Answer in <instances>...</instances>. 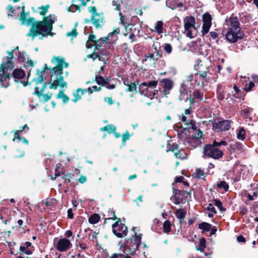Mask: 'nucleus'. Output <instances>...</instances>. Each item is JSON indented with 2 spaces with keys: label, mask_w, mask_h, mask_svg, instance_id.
Listing matches in <instances>:
<instances>
[{
  "label": "nucleus",
  "mask_w": 258,
  "mask_h": 258,
  "mask_svg": "<svg viewBox=\"0 0 258 258\" xmlns=\"http://www.w3.org/2000/svg\"><path fill=\"white\" fill-rule=\"evenodd\" d=\"M130 138V135L128 132H126L122 135V140L123 142H125L126 140H129Z\"/></svg>",
  "instance_id": "nucleus-59"
},
{
  "label": "nucleus",
  "mask_w": 258,
  "mask_h": 258,
  "mask_svg": "<svg viewBox=\"0 0 258 258\" xmlns=\"http://www.w3.org/2000/svg\"><path fill=\"white\" fill-rule=\"evenodd\" d=\"M49 8V5H46L45 6H42L39 8V9L41 10V11H40V14L42 16H44L45 15H46V14L48 12V9Z\"/></svg>",
  "instance_id": "nucleus-49"
},
{
  "label": "nucleus",
  "mask_w": 258,
  "mask_h": 258,
  "mask_svg": "<svg viewBox=\"0 0 258 258\" xmlns=\"http://www.w3.org/2000/svg\"><path fill=\"white\" fill-rule=\"evenodd\" d=\"M87 92V90L84 89H78L76 92L74 94V98L72 99V101L74 102H76L81 98L82 95H84Z\"/></svg>",
  "instance_id": "nucleus-25"
},
{
  "label": "nucleus",
  "mask_w": 258,
  "mask_h": 258,
  "mask_svg": "<svg viewBox=\"0 0 258 258\" xmlns=\"http://www.w3.org/2000/svg\"><path fill=\"white\" fill-rule=\"evenodd\" d=\"M211 227V225L206 222H202L199 224V228L205 231H210Z\"/></svg>",
  "instance_id": "nucleus-34"
},
{
  "label": "nucleus",
  "mask_w": 258,
  "mask_h": 258,
  "mask_svg": "<svg viewBox=\"0 0 258 258\" xmlns=\"http://www.w3.org/2000/svg\"><path fill=\"white\" fill-rule=\"evenodd\" d=\"M194 98L196 99L202 100L203 99L204 94L199 90H196L193 92L192 93Z\"/></svg>",
  "instance_id": "nucleus-41"
},
{
  "label": "nucleus",
  "mask_w": 258,
  "mask_h": 258,
  "mask_svg": "<svg viewBox=\"0 0 258 258\" xmlns=\"http://www.w3.org/2000/svg\"><path fill=\"white\" fill-rule=\"evenodd\" d=\"M185 124L188 125L187 128H191L193 130H197L198 128V124L194 120H190L189 122L185 123Z\"/></svg>",
  "instance_id": "nucleus-37"
},
{
  "label": "nucleus",
  "mask_w": 258,
  "mask_h": 258,
  "mask_svg": "<svg viewBox=\"0 0 258 258\" xmlns=\"http://www.w3.org/2000/svg\"><path fill=\"white\" fill-rule=\"evenodd\" d=\"M186 211L182 209L177 210L175 213L176 218L179 219L180 222L182 221L184 219Z\"/></svg>",
  "instance_id": "nucleus-28"
},
{
  "label": "nucleus",
  "mask_w": 258,
  "mask_h": 258,
  "mask_svg": "<svg viewBox=\"0 0 258 258\" xmlns=\"http://www.w3.org/2000/svg\"><path fill=\"white\" fill-rule=\"evenodd\" d=\"M242 144L239 142H236L230 144L229 151L231 154L238 153L242 149Z\"/></svg>",
  "instance_id": "nucleus-19"
},
{
  "label": "nucleus",
  "mask_w": 258,
  "mask_h": 258,
  "mask_svg": "<svg viewBox=\"0 0 258 258\" xmlns=\"http://www.w3.org/2000/svg\"><path fill=\"white\" fill-rule=\"evenodd\" d=\"M107 80L108 79L107 78L105 79L104 78L101 76H96L95 77V81L97 84L104 87L105 86V85H106V82Z\"/></svg>",
  "instance_id": "nucleus-31"
},
{
  "label": "nucleus",
  "mask_w": 258,
  "mask_h": 258,
  "mask_svg": "<svg viewBox=\"0 0 258 258\" xmlns=\"http://www.w3.org/2000/svg\"><path fill=\"white\" fill-rule=\"evenodd\" d=\"M56 21V18L53 15H49L44 18L42 21H38L34 24L31 27L27 36L34 39L38 34L42 35L39 39H42L43 37L48 35L53 36L54 33L51 32L52 25Z\"/></svg>",
  "instance_id": "nucleus-2"
},
{
  "label": "nucleus",
  "mask_w": 258,
  "mask_h": 258,
  "mask_svg": "<svg viewBox=\"0 0 258 258\" xmlns=\"http://www.w3.org/2000/svg\"><path fill=\"white\" fill-rule=\"evenodd\" d=\"M52 61L56 64V66L50 70L51 83L49 88L56 89L58 86L67 88V84L64 81L62 75L63 68L68 67V63L65 62L64 58L62 57H54Z\"/></svg>",
  "instance_id": "nucleus-3"
},
{
  "label": "nucleus",
  "mask_w": 258,
  "mask_h": 258,
  "mask_svg": "<svg viewBox=\"0 0 258 258\" xmlns=\"http://www.w3.org/2000/svg\"><path fill=\"white\" fill-rule=\"evenodd\" d=\"M78 35V32L76 28H74L71 32H68L67 34V37H72V39L73 38H75L77 37Z\"/></svg>",
  "instance_id": "nucleus-51"
},
{
  "label": "nucleus",
  "mask_w": 258,
  "mask_h": 258,
  "mask_svg": "<svg viewBox=\"0 0 258 258\" xmlns=\"http://www.w3.org/2000/svg\"><path fill=\"white\" fill-rule=\"evenodd\" d=\"M206 210L210 212V213L208 214V216L210 218L213 217L214 215L217 213L216 210L214 207L213 205L211 203L208 204L207 207L206 208Z\"/></svg>",
  "instance_id": "nucleus-30"
},
{
  "label": "nucleus",
  "mask_w": 258,
  "mask_h": 258,
  "mask_svg": "<svg viewBox=\"0 0 258 258\" xmlns=\"http://www.w3.org/2000/svg\"><path fill=\"white\" fill-rule=\"evenodd\" d=\"M7 9L8 10V17H12L13 15L15 14V10L13 8V7L11 5H9Z\"/></svg>",
  "instance_id": "nucleus-50"
},
{
  "label": "nucleus",
  "mask_w": 258,
  "mask_h": 258,
  "mask_svg": "<svg viewBox=\"0 0 258 258\" xmlns=\"http://www.w3.org/2000/svg\"><path fill=\"white\" fill-rule=\"evenodd\" d=\"M17 52L19 53L18 59L21 62H24L27 57L26 52L19 51L18 46H17L12 52H8L9 56L6 57L7 62L2 63L0 67V82L2 87L7 88L10 85L9 83H6L5 84L4 82L9 80L11 77V72L14 67L13 53Z\"/></svg>",
  "instance_id": "nucleus-1"
},
{
  "label": "nucleus",
  "mask_w": 258,
  "mask_h": 258,
  "mask_svg": "<svg viewBox=\"0 0 258 258\" xmlns=\"http://www.w3.org/2000/svg\"><path fill=\"white\" fill-rule=\"evenodd\" d=\"M226 93L225 87L221 84H218L217 87V98L219 101L223 100L225 98Z\"/></svg>",
  "instance_id": "nucleus-20"
},
{
  "label": "nucleus",
  "mask_w": 258,
  "mask_h": 258,
  "mask_svg": "<svg viewBox=\"0 0 258 258\" xmlns=\"http://www.w3.org/2000/svg\"><path fill=\"white\" fill-rule=\"evenodd\" d=\"M22 12L19 18V20L21 22L22 25H26L28 26L31 25L32 26L34 24L37 22L35 21V19L33 18L30 17L27 18L28 13L25 12V7L24 6L22 7Z\"/></svg>",
  "instance_id": "nucleus-13"
},
{
  "label": "nucleus",
  "mask_w": 258,
  "mask_h": 258,
  "mask_svg": "<svg viewBox=\"0 0 258 258\" xmlns=\"http://www.w3.org/2000/svg\"><path fill=\"white\" fill-rule=\"evenodd\" d=\"M72 246V244L69 239L63 238L58 240L56 248L59 251L64 252L69 249Z\"/></svg>",
  "instance_id": "nucleus-15"
},
{
  "label": "nucleus",
  "mask_w": 258,
  "mask_h": 258,
  "mask_svg": "<svg viewBox=\"0 0 258 258\" xmlns=\"http://www.w3.org/2000/svg\"><path fill=\"white\" fill-rule=\"evenodd\" d=\"M25 76V72L23 70L19 69H15L12 74V76L16 82H19V80L23 79Z\"/></svg>",
  "instance_id": "nucleus-21"
},
{
  "label": "nucleus",
  "mask_w": 258,
  "mask_h": 258,
  "mask_svg": "<svg viewBox=\"0 0 258 258\" xmlns=\"http://www.w3.org/2000/svg\"><path fill=\"white\" fill-rule=\"evenodd\" d=\"M231 122L230 120H224L213 123V127L217 132L227 131L230 128Z\"/></svg>",
  "instance_id": "nucleus-16"
},
{
  "label": "nucleus",
  "mask_w": 258,
  "mask_h": 258,
  "mask_svg": "<svg viewBox=\"0 0 258 258\" xmlns=\"http://www.w3.org/2000/svg\"><path fill=\"white\" fill-rule=\"evenodd\" d=\"M214 205H215L218 208H219V210L221 212L226 211V209L223 207L222 203L219 199H214Z\"/></svg>",
  "instance_id": "nucleus-39"
},
{
  "label": "nucleus",
  "mask_w": 258,
  "mask_h": 258,
  "mask_svg": "<svg viewBox=\"0 0 258 258\" xmlns=\"http://www.w3.org/2000/svg\"><path fill=\"white\" fill-rule=\"evenodd\" d=\"M141 234L137 235L135 233V236L130 239L126 240L124 246L122 247V251L126 255H134L138 250L139 246L141 242Z\"/></svg>",
  "instance_id": "nucleus-6"
},
{
  "label": "nucleus",
  "mask_w": 258,
  "mask_h": 258,
  "mask_svg": "<svg viewBox=\"0 0 258 258\" xmlns=\"http://www.w3.org/2000/svg\"><path fill=\"white\" fill-rule=\"evenodd\" d=\"M68 217L69 219H72L74 218V214L72 209H69L67 211Z\"/></svg>",
  "instance_id": "nucleus-63"
},
{
  "label": "nucleus",
  "mask_w": 258,
  "mask_h": 258,
  "mask_svg": "<svg viewBox=\"0 0 258 258\" xmlns=\"http://www.w3.org/2000/svg\"><path fill=\"white\" fill-rule=\"evenodd\" d=\"M106 40L105 39V38H101L99 40H97L94 43V45L95 46V48L96 49H98L99 47H101L106 43Z\"/></svg>",
  "instance_id": "nucleus-42"
},
{
  "label": "nucleus",
  "mask_w": 258,
  "mask_h": 258,
  "mask_svg": "<svg viewBox=\"0 0 258 258\" xmlns=\"http://www.w3.org/2000/svg\"><path fill=\"white\" fill-rule=\"evenodd\" d=\"M204 174V172L203 170L198 169L197 171L196 176L199 178H203V176H205Z\"/></svg>",
  "instance_id": "nucleus-61"
},
{
  "label": "nucleus",
  "mask_w": 258,
  "mask_h": 258,
  "mask_svg": "<svg viewBox=\"0 0 258 258\" xmlns=\"http://www.w3.org/2000/svg\"><path fill=\"white\" fill-rule=\"evenodd\" d=\"M120 2L119 3H118L117 2L115 1H113L112 2V5L113 6V7H115V10H117V11H120V4H122V2L121 0H119Z\"/></svg>",
  "instance_id": "nucleus-54"
},
{
  "label": "nucleus",
  "mask_w": 258,
  "mask_h": 258,
  "mask_svg": "<svg viewBox=\"0 0 258 258\" xmlns=\"http://www.w3.org/2000/svg\"><path fill=\"white\" fill-rule=\"evenodd\" d=\"M210 35L211 37L213 39L216 40V41H218V37L219 36V33H218L215 31H211L210 32Z\"/></svg>",
  "instance_id": "nucleus-58"
},
{
  "label": "nucleus",
  "mask_w": 258,
  "mask_h": 258,
  "mask_svg": "<svg viewBox=\"0 0 258 258\" xmlns=\"http://www.w3.org/2000/svg\"><path fill=\"white\" fill-rule=\"evenodd\" d=\"M47 83H44L42 88L40 89L39 87H35L34 94L38 98L39 101L42 102H46L50 100L52 96V93H46L45 89L47 86Z\"/></svg>",
  "instance_id": "nucleus-10"
},
{
  "label": "nucleus",
  "mask_w": 258,
  "mask_h": 258,
  "mask_svg": "<svg viewBox=\"0 0 258 258\" xmlns=\"http://www.w3.org/2000/svg\"><path fill=\"white\" fill-rule=\"evenodd\" d=\"M89 12L91 13V21L96 28H100L104 24V17L102 13L97 12L96 8L94 6L88 8Z\"/></svg>",
  "instance_id": "nucleus-7"
},
{
  "label": "nucleus",
  "mask_w": 258,
  "mask_h": 258,
  "mask_svg": "<svg viewBox=\"0 0 258 258\" xmlns=\"http://www.w3.org/2000/svg\"><path fill=\"white\" fill-rule=\"evenodd\" d=\"M174 155L176 158L183 159L186 158V154L183 150H180L177 152L174 153Z\"/></svg>",
  "instance_id": "nucleus-44"
},
{
  "label": "nucleus",
  "mask_w": 258,
  "mask_h": 258,
  "mask_svg": "<svg viewBox=\"0 0 258 258\" xmlns=\"http://www.w3.org/2000/svg\"><path fill=\"white\" fill-rule=\"evenodd\" d=\"M139 83V80H136L134 83L130 84V86H127V88L126 89V92H132L135 91L136 93L139 92L137 89V85Z\"/></svg>",
  "instance_id": "nucleus-27"
},
{
  "label": "nucleus",
  "mask_w": 258,
  "mask_h": 258,
  "mask_svg": "<svg viewBox=\"0 0 258 258\" xmlns=\"http://www.w3.org/2000/svg\"><path fill=\"white\" fill-rule=\"evenodd\" d=\"M116 127L115 126L112 125V124H108L106 125V126H104L103 127H102L101 128V131H107L109 133H112L115 131Z\"/></svg>",
  "instance_id": "nucleus-35"
},
{
  "label": "nucleus",
  "mask_w": 258,
  "mask_h": 258,
  "mask_svg": "<svg viewBox=\"0 0 258 258\" xmlns=\"http://www.w3.org/2000/svg\"><path fill=\"white\" fill-rule=\"evenodd\" d=\"M202 19L203 24L202 32L203 34H205L208 33L211 27L212 18L209 13H206L203 15Z\"/></svg>",
  "instance_id": "nucleus-14"
},
{
  "label": "nucleus",
  "mask_w": 258,
  "mask_h": 258,
  "mask_svg": "<svg viewBox=\"0 0 258 258\" xmlns=\"http://www.w3.org/2000/svg\"><path fill=\"white\" fill-rule=\"evenodd\" d=\"M41 76H40L39 78L34 79V81L36 82V84H40L43 81V72H41Z\"/></svg>",
  "instance_id": "nucleus-60"
},
{
  "label": "nucleus",
  "mask_w": 258,
  "mask_h": 258,
  "mask_svg": "<svg viewBox=\"0 0 258 258\" xmlns=\"http://www.w3.org/2000/svg\"><path fill=\"white\" fill-rule=\"evenodd\" d=\"M166 6L172 10H175L182 7L183 4L181 2L178 3V0H166Z\"/></svg>",
  "instance_id": "nucleus-22"
},
{
  "label": "nucleus",
  "mask_w": 258,
  "mask_h": 258,
  "mask_svg": "<svg viewBox=\"0 0 258 258\" xmlns=\"http://www.w3.org/2000/svg\"><path fill=\"white\" fill-rule=\"evenodd\" d=\"M184 32L187 37L192 38L194 35L192 33V29H196L195 26V18L192 16L186 17L184 19Z\"/></svg>",
  "instance_id": "nucleus-11"
},
{
  "label": "nucleus",
  "mask_w": 258,
  "mask_h": 258,
  "mask_svg": "<svg viewBox=\"0 0 258 258\" xmlns=\"http://www.w3.org/2000/svg\"><path fill=\"white\" fill-rule=\"evenodd\" d=\"M100 219V217L98 214H94L89 217V222L92 224H96L99 221Z\"/></svg>",
  "instance_id": "nucleus-32"
},
{
  "label": "nucleus",
  "mask_w": 258,
  "mask_h": 258,
  "mask_svg": "<svg viewBox=\"0 0 258 258\" xmlns=\"http://www.w3.org/2000/svg\"><path fill=\"white\" fill-rule=\"evenodd\" d=\"M120 30L119 28H115L113 31L109 33L107 37H105L106 40H109L111 41L116 40L117 38V35L119 34Z\"/></svg>",
  "instance_id": "nucleus-24"
},
{
  "label": "nucleus",
  "mask_w": 258,
  "mask_h": 258,
  "mask_svg": "<svg viewBox=\"0 0 258 258\" xmlns=\"http://www.w3.org/2000/svg\"><path fill=\"white\" fill-rule=\"evenodd\" d=\"M155 53L149 52L148 54H147L145 56V58L143 60L147 61L148 60V59H153L154 60H155L156 59H155Z\"/></svg>",
  "instance_id": "nucleus-56"
},
{
  "label": "nucleus",
  "mask_w": 258,
  "mask_h": 258,
  "mask_svg": "<svg viewBox=\"0 0 258 258\" xmlns=\"http://www.w3.org/2000/svg\"><path fill=\"white\" fill-rule=\"evenodd\" d=\"M200 47L197 51V53L204 56H207L209 53V50L207 49V47L205 45L200 46Z\"/></svg>",
  "instance_id": "nucleus-29"
},
{
  "label": "nucleus",
  "mask_w": 258,
  "mask_h": 258,
  "mask_svg": "<svg viewBox=\"0 0 258 258\" xmlns=\"http://www.w3.org/2000/svg\"><path fill=\"white\" fill-rule=\"evenodd\" d=\"M214 146H216L217 147H218V146H226L227 143L226 141H221L220 142H216V141H214L213 142V144Z\"/></svg>",
  "instance_id": "nucleus-57"
},
{
  "label": "nucleus",
  "mask_w": 258,
  "mask_h": 258,
  "mask_svg": "<svg viewBox=\"0 0 258 258\" xmlns=\"http://www.w3.org/2000/svg\"><path fill=\"white\" fill-rule=\"evenodd\" d=\"M69 12H75L77 10H79L80 12V9L79 7L76 5L72 4L70 7L68 8Z\"/></svg>",
  "instance_id": "nucleus-53"
},
{
  "label": "nucleus",
  "mask_w": 258,
  "mask_h": 258,
  "mask_svg": "<svg viewBox=\"0 0 258 258\" xmlns=\"http://www.w3.org/2000/svg\"><path fill=\"white\" fill-rule=\"evenodd\" d=\"M185 81L186 82H192L191 85L194 87V83L195 82V74H189L185 77Z\"/></svg>",
  "instance_id": "nucleus-47"
},
{
  "label": "nucleus",
  "mask_w": 258,
  "mask_h": 258,
  "mask_svg": "<svg viewBox=\"0 0 258 258\" xmlns=\"http://www.w3.org/2000/svg\"><path fill=\"white\" fill-rule=\"evenodd\" d=\"M123 254L122 253H113L109 258H123Z\"/></svg>",
  "instance_id": "nucleus-62"
},
{
  "label": "nucleus",
  "mask_w": 258,
  "mask_h": 258,
  "mask_svg": "<svg viewBox=\"0 0 258 258\" xmlns=\"http://www.w3.org/2000/svg\"><path fill=\"white\" fill-rule=\"evenodd\" d=\"M158 81L153 80L141 83L138 87V92L141 95L152 99L158 97V90L155 89Z\"/></svg>",
  "instance_id": "nucleus-5"
},
{
  "label": "nucleus",
  "mask_w": 258,
  "mask_h": 258,
  "mask_svg": "<svg viewBox=\"0 0 258 258\" xmlns=\"http://www.w3.org/2000/svg\"><path fill=\"white\" fill-rule=\"evenodd\" d=\"M163 231L165 233H168L171 231V223L169 220L164 221L163 225Z\"/></svg>",
  "instance_id": "nucleus-36"
},
{
  "label": "nucleus",
  "mask_w": 258,
  "mask_h": 258,
  "mask_svg": "<svg viewBox=\"0 0 258 258\" xmlns=\"http://www.w3.org/2000/svg\"><path fill=\"white\" fill-rule=\"evenodd\" d=\"M113 233L118 238L125 237L128 232L127 227L118 219L112 226Z\"/></svg>",
  "instance_id": "nucleus-9"
},
{
  "label": "nucleus",
  "mask_w": 258,
  "mask_h": 258,
  "mask_svg": "<svg viewBox=\"0 0 258 258\" xmlns=\"http://www.w3.org/2000/svg\"><path fill=\"white\" fill-rule=\"evenodd\" d=\"M119 15L120 16V23L123 25V26H125V17L123 15V14L121 13H119Z\"/></svg>",
  "instance_id": "nucleus-64"
},
{
  "label": "nucleus",
  "mask_w": 258,
  "mask_h": 258,
  "mask_svg": "<svg viewBox=\"0 0 258 258\" xmlns=\"http://www.w3.org/2000/svg\"><path fill=\"white\" fill-rule=\"evenodd\" d=\"M164 49L167 53L170 54L172 50V46L170 44L166 43L164 45Z\"/></svg>",
  "instance_id": "nucleus-55"
},
{
  "label": "nucleus",
  "mask_w": 258,
  "mask_h": 258,
  "mask_svg": "<svg viewBox=\"0 0 258 258\" xmlns=\"http://www.w3.org/2000/svg\"><path fill=\"white\" fill-rule=\"evenodd\" d=\"M57 99H62L63 102L65 103H67L69 100V98L66 95L63 91H60L57 95Z\"/></svg>",
  "instance_id": "nucleus-40"
},
{
  "label": "nucleus",
  "mask_w": 258,
  "mask_h": 258,
  "mask_svg": "<svg viewBox=\"0 0 258 258\" xmlns=\"http://www.w3.org/2000/svg\"><path fill=\"white\" fill-rule=\"evenodd\" d=\"M160 84V85L163 88V90H161V92L164 95L169 94L170 91L173 88L172 81L168 79H164L161 80Z\"/></svg>",
  "instance_id": "nucleus-17"
},
{
  "label": "nucleus",
  "mask_w": 258,
  "mask_h": 258,
  "mask_svg": "<svg viewBox=\"0 0 258 258\" xmlns=\"http://www.w3.org/2000/svg\"><path fill=\"white\" fill-rule=\"evenodd\" d=\"M254 87V84L253 82H250L248 84H246L244 90L246 92H249L251 91L253 88Z\"/></svg>",
  "instance_id": "nucleus-52"
},
{
  "label": "nucleus",
  "mask_w": 258,
  "mask_h": 258,
  "mask_svg": "<svg viewBox=\"0 0 258 258\" xmlns=\"http://www.w3.org/2000/svg\"><path fill=\"white\" fill-rule=\"evenodd\" d=\"M179 93L180 95L179 96V99L180 101L182 100H185V101H186L188 97H187V91L186 90V86L182 84L180 87L179 88Z\"/></svg>",
  "instance_id": "nucleus-23"
},
{
  "label": "nucleus",
  "mask_w": 258,
  "mask_h": 258,
  "mask_svg": "<svg viewBox=\"0 0 258 258\" xmlns=\"http://www.w3.org/2000/svg\"><path fill=\"white\" fill-rule=\"evenodd\" d=\"M243 32L239 27V22L237 17H231L229 24L226 34V39L231 43H235L238 39H242Z\"/></svg>",
  "instance_id": "nucleus-4"
},
{
  "label": "nucleus",
  "mask_w": 258,
  "mask_h": 258,
  "mask_svg": "<svg viewBox=\"0 0 258 258\" xmlns=\"http://www.w3.org/2000/svg\"><path fill=\"white\" fill-rule=\"evenodd\" d=\"M202 136L203 133L200 130H196V133L195 134L194 140H195V141L197 142V144L199 143V140L202 138Z\"/></svg>",
  "instance_id": "nucleus-46"
},
{
  "label": "nucleus",
  "mask_w": 258,
  "mask_h": 258,
  "mask_svg": "<svg viewBox=\"0 0 258 258\" xmlns=\"http://www.w3.org/2000/svg\"><path fill=\"white\" fill-rule=\"evenodd\" d=\"M204 154L205 156L214 159H219L223 155L222 151L213 144L206 145L204 149Z\"/></svg>",
  "instance_id": "nucleus-8"
},
{
  "label": "nucleus",
  "mask_w": 258,
  "mask_h": 258,
  "mask_svg": "<svg viewBox=\"0 0 258 258\" xmlns=\"http://www.w3.org/2000/svg\"><path fill=\"white\" fill-rule=\"evenodd\" d=\"M206 239L204 238H203L200 239V242L198 246L197 247V249L198 250H200L201 251H203L206 247Z\"/></svg>",
  "instance_id": "nucleus-38"
},
{
  "label": "nucleus",
  "mask_w": 258,
  "mask_h": 258,
  "mask_svg": "<svg viewBox=\"0 0 258 258\" xmlns=\"http://www.w3.org/2000/svg\"><path fill=\"white\" fill-rule=\"evenodd\" d=\"M153 47L155 49V51L153 52V53H155V59L157 60L159 57L162 56V52L158 49L154 45H153Z\"/></svg>",
  "instance_id": "nucleus-48"
},
{
  "label": "nucleus",
  "mask_w": 258,
  "mask_h": 258,
  "mask_svg": "<svg viewBox=\"0 0 258 258\" xmlns=\"http://www.w3.org/2000/svg\"><path fill=\"white\" fill-rule=\"evenodd\" d=\"M236 137L241 141H243L245 139V131L243 127H240L237 130Z\"/></svg>",
  "instance_id": "nucleus-26"
},
{
  "label": "nucleus",
  "mask_w": 258,
  "mask_h": 258,
  "mask_svg": "<svg viewBox=\"0 0 258 258\" xmlns=\"http://www.w3.org/2000/svg\"><path fill=\"white\" fill-rule=\"evenodd\" d=\"M174 192L175 200L174 203L175 205L185 203L189 196V193L185 190L176 189Z\"/></svg>",
  "instance_id": "nucleus-12"
},
{
  "label": "nucleus",
  "mask_w": 258,
  "mask_h": 258,
  "mask_svg": "<svg viewBox=\"0 0 258 258\" xmlns=\"http://www.w3.org/2000/svg\"><path fill=\"white\" fill-rule=\"evenodd\" d=\"M163 23L162 21H157L156 25L155 27V30L158 34H161L163 33Z\"/></svg>",
  "instance_id": "nucleus-33"
},
{
  "label": "nucleus",
  "mask_w": 258,
  "mask_h": 258,
  "mask_svg": "<svg viewBox=\"0 0 258 258\" xmlns=\"http://www.w3.org/2000/svg\"><path fill=\"white\" fill-rule=\"evenodd\" d=\"M217 186L219 188H223L225 191H227L229 189V185L225 181H221L217 184Z\"/></svg>",
  "instance_id": "nucleus-45"
},
{
  "label": "nucleus",
  "mask_w": 258,
  "mask_h": 258,
  "mask_svg": "<svg viewBox=\"0 0 258 258\" xmlns=\"http://www.w3.org/2000/svg\"><path fill=\"white\" fill-rule=\"evenodd\" d=\"M24 130H22V126L20 127L19 130H16L14 133V137L13 139V141H16V140H21L20 134Z\"/></svg>",
  "instance_id": "nucleus-43"
},
{
  "label": "nucleus",
  "mask_w": 258,
  "mask_h": 258,
  "mask_svg": "<svg viewBox=\"0 0 258 258\" xmlns=\"http://www.w3.org/2000/svg\"><path fill=\"white\" fill-rule=\"evenodd\" d=\"M208 73L204 71L201 74H195V82L194 83V87L196 86H200V83H202V86H204L205 83L207 82V76Z\"/></svg>",
  "instance_id": "nucleus-18"
}]
</instances>
